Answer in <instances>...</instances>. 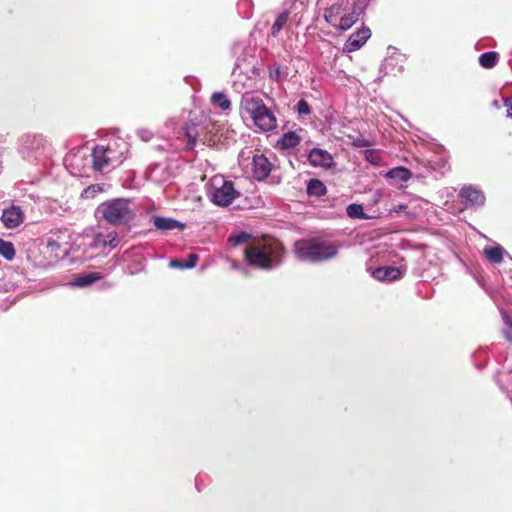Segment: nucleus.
I'll use <instances>...</instances> for the list:
<instances>
[{"instance_id": "nucleus-7", "label": "nucleus", "mask_w": 512, "mask_h": 512, "mask_svg": "<svg viewBox=\"0 0 512 512\" xmlns=\"http://www.w3.org/2000/svg\"><path fill=\"white\" fill-rule=\"evenodd\" d=\"M277 127V118L274 111L258 101V130L273 131Z\"/></svg>"}, {"instance_id": "nucleus-39", "label": "nucleus", "mask_w": 512, "mask_h": 512, "mask_svg": "<svg viewBox=\"0 0 512 512\" xmlns=\"http://www.w3.org/2000/svg\"><path fill=\"white\" fill-rule=\"evenodd\" d=\"M171 266L177 267V268H185V262H182L179 260H173V261H171Z\"/></svg>"}, {"instance_id": "nucleus-22", "label": "nucleus", "mask_w": 512, "mask_h": 512, "mask_svg": "<svg viewBox=\"0 0 512 512\" xmlns=\"http://www.w3.org/2000/svg\"><path fill=\"white\" fill-rule=\"evenodd\" d=\"M154 226L160 230H173L177 227H183L178 221L172 218L155 217Z\"/></svg>"}, {"instance_id": "nucleus-27", "label": "nucleus", "mask_w": 512, "mask_h": 512, "mask_svg": "<svg viewBox=\"0 0 512 512\" xmlns=\"http://www.w3.org/2000/svg\"><path fill=\"white\" fill-rule=\"evenodd\" d=\"M15 253V248L11 242L0 239L1 256H3L6 260L10 261L15 257Z\"/></svg>"}, {"instance_id": "nucleus-41", "label": "nucleus", "mask_w": 512, "mask_h": 512, "mask_svg": "<svg viewBox=\"0 0 512 512\" xmlns=\"http://www.w3.org/2000/svg\"><path fill=\"white\" fill-rule=\"evenodd\" d=\"M90 190H92L93 192H97V191H100V190H101V188H100L98 185H92V186H90V187L86 190V192H88V191H90Z\"/></svg>"}, {"instance_id": "nucleus-21", "label": "nucleus", "mask_w": 512, "mask_h": 512, "mask_svg": "<svg viewBox=\"0 0 512 512\" xmlns=\"http://www.w3.org/2000/svg\"><path fill=\"white\" fill-rule=\"evenodd\" d=\"M386 176L390 179L406 182L411 178V172L402 166L390 169Z\"/></svg>"}, {"instance_id": "nucleus-33", "label": "nucleus", "mask_w": 512, "mask_h": 512, "mask_svg": "<svg viewBox=\"0 0 512 512\" xmlns=\"http://www.w3.org/2000/svg\"><path fill=\"white\" fill-rule=\"evenodd\" d=\"M297 112L299 115H308L311 112L310 106L308 102L304 99H301L297 103Z\"/></svg>"}, {"instance_id": "nucleus-18", "label": "nucleus", "mask_w": 512, "mask_h": 512, "mask_svg": "<svg viewBox=\"0 0 512 512\" xmlns=\"http://www.w3.org/2000/svg\"><path fill=\"white\" fill-rule=\"evenodd\" d=\"M198 125L199 122L196 118H190L184 126L185 136L188 140L189 149H193L197 144L199 138Z\"/></svg>"}, {"instance_id": "nucleus-1", "label": "nucleus", "mask_w": 512, "mask_h": 512, "mask_svg": "<svg viewBox=\"0 0 512 512\" xmlns=\"http://www.w3.org/2000/svg\"><path fill=\"white\" fill-rule=\"evenodd\" d=\"M294 253L300 261L318 263L336 257L338 247L330 242L312 238L296 241Z\"/></svg>"}, {"instance_id": "nucleus-12", "label": "nucleus", "mask_w": 512, "mask_h": 512, "mask_svg": "<svg viewBox=\"0 0 512 512\" xmlns=\"http://www.w3.org/2000/svg\"><path fill=\"white\" fill-rule=\"evenodd\" d=\"M113 151L101 145H97L94 147L92 151V167L95 171H103L105 168L109 167L111 163V158L109 154Z\"/></svg>"}, {"instance_id": "nucleus-13", "label": "nucleus", "mask_w": 512, "mask_h": 512, "mask_svg": "<svg viewBox=\"0 0 512 512\" xmlns=\"http://www.w3.org/2000/svg\"><path fill=\"white\" fill-rule=\"evenodd\" d=\"M308 161L314 167L329 168L333 165L331 154L320 148H313L308 154Z\"/></svg>"}, {"instance_id": "nucleus-26", "label": "nucleus", "mask_w": 512, "mask_h": 512, "mask_svg": "<svg viewBox=\"0 0 512 512\" xmlns=\"http://www.w3.org/2000/svg\"><path fill=\"white\" fill-rule=\"evenodd\" d=\"M498 61V53L494 51H489L481 54L479 56V63L483 68H493Z\"/></svg>"}, {"instance_id": "nucleus-14", "label": "nucleus", "mask_w": 512, "mask_h": 512, "mask_svg": "<svg viewBox=\"0 0 512 512\" xmlns=\"http://www.w3.org/2000/svg\"><path fill=\"white\" fill-rule=\"evenodd\" d=\"M272 164L264 155H258V182L265 181L269 178V184H278L280 183V177L271 175Z\"/></svg>"}, {"instance_id": "nucleus-34", "label": "nucleus", "mask_w": 512, "mask_h": 512, "mask_svg": "<svg viewBox=\"0 0 512 512\" xmlns=\"http://www.w3.org/2000/svg\"><path fill=\"white\" fill-rule=\"evenodd\" d=\"M505 324L506 327L503 330V335L508 341L512 342V322L507 317L505 319Z\"/></svg>"}, {"instance_id": "nucleus-20", "label": "nucleus", "mask_w": 512, "mask_h": 512, "mask_svg": "<svg viewBox=\"0 0 512 512\" xmlns=\"http://www.w3.org/2000/svg\"><path fill=\"white\" fill-rule=\"evenodd\" d=\"M210 102L214 107L220 108L223 111L231 108V101L223 92H215L210 97Z\"/></svg>"}, {"instance_id": "nucleus-6", "label": "nucleus", "mask_w": 512, "mask_h": 512, "mask_svg": "<svg viewBox=\"0 0 512 512\" xmlns=\"http://www.w3.org/2000/svg\"><path fill=\"white\" fill-rule=\"evenodd\" d=\"M238 193L235 191L231 182L221 180V185L216 186L213 183V191L211 193V200L218 206H228L236 197Z\"/></svg>"}, {"instance_id": "nucleus-23", "label": "nucleus", "mask_w": 512, "mask_h": 512, "mask_svg": "<svg viewBox=\"0 0 512 512\" xmlns=\"http://www.w3.org/2000/svg\"><path fill=\"white\" fill-rule=\"evenodd\" d=\"M360 16H361V14H359L358 12H356L355 10L352 9L351 12L343 15L340 18L339 29L343 30V31L350 29L352 27V25L355 24L359 20Z\"/></svg>"}, {"instance_id": "nucleus-11", "label": "nucleus", "mask_w": 512, "mask_h": 512, "mask_svg": "<svg viewBox=\"0 0 512 512\" xmlns=\"http://www.w3.org/2000/svg\"><path fill=\"white\" fill-rule=\"evenodd\" d=\"M370 36V29L367 27H362L349 36L343 46V51L350 53L360 49L367 42Z\"/></svg>"}, {"instance_id": "nucleus-8", "label": "nucleus", "mask_w": 512, "mask_h": 512, "mask_svg": "<svg viewBox=\"0 0 512 512\" xmlns=\"http://www.w3.org/2000/svg\"><path fill=\"white\" fill-rule=\"evenodd\" d=\"M459 197L470 208H478L485 204L484 193L473 186H464L459 192Z\"/></svg>"}, {"instance_id": "nucleus-30", "label": "nucleus", "mask_w": 512, "mask_h": 512, "mask_svg": "<svg viewBox=\"0 0 512 512\" xmlns=\"http://www.w3.org/2000/svg\"><path fill=\"white\" fill-rule=\"evenodd\" d=\"M366 160L372 165L379 166L382 162L380 153L374 149H368L365 151Z\"/></svg>"}, {"instance_id": "nucleus-4", "label": "nucleus", "mask_w": 512, "mask_h": 512, "mask_svg": "<svg viewBox=\"0 0 512 512\" xmlns=\"http://www.w3.org/2000/svg\"><path fill=\"white\" fill-rule=\"evenodd\" d=\"M227 241L231 247L244 245L245 262L252 266L256 265V242L252 234L241 232L237 235H231Z\"/></svg>"}, {"instance_id": "nucleus-40", "label": "nucleus", "mask_w": 512, "mask_h": 512, "mask_svg": "<svg viewBox=\"0 0 512 512\" xmlns=\"http://www.w3.org/2000/svg\"><path fill=\"white\" fill-rule=\"evenodd\" d=\"M406 208H407V206H406V205H404V204H399V205L395 206L393 210H394L395 212L399 213V212H401V211H404Z\"/></svg>"}, {"instance_id": "nucleus-19", "label": "nucleus", "mask_w": 512, "mask_h": 512, "mask_svg": "<svg viewBox=\"0 0 512 512\" xmlns=\"http://www.w3.org/2000/svg\"><path fill=\"white\" fill-rule=\"evenodd\" d=\"M504 254L505 250L499 245L484 249L485 257L492 264H500L503 261Z\"/></svg>"}, {"instance_id": "nucleus-31", "label": "nucleus", "mask_w": 512, "mask_h": 512, "mask_svg": "<svg viewBox=\"0 0 512 512\" xmlns=\"http://www.w3.org/2000/svg\"><path fill=\"white\" fill-rule=\"evenodd\" d=\"M269 74L271 79L277 82H281L286 78V76L283 75L281 67L279 65L272 67L269 71Z\"/></svg>"}, {"instance_id": "nucleus-15", "label": "nucleus", "mask_w": 512, "mask_h": 512, "mask_svg": "<svg viewBox=\"0 0 512 512\" xmlns=\"http://www.w3.org/2000/svg\"><path fill=\"white\" fill-rule=\"evenodd\" d=\"M120 243L119 235L116 231H111L107 235H104L103 233H96L94 235L92 248H99V247H110L112 249L116 248Z\"/></svg>"}, {"instance_id": "nucleus-37", "label": "nucleus", "mask_w": 512, "mask_h": 512, "mask_svg": "<svg viewBox=\"0 0 512 512\" xmlns=\"http://www.w3.org/2000/svg\"><path fill=\"white\" fill-rule=\"evenodd\" d=\"M504 106L507 108L506 116L512 118V96L504 98Z\"/></svg>"}, {"instance_id": "nucleus-17", "label": "nucleus", "mask_w": 512, "mask_h": 512, "mask_svg": "<svg viewBox=\"0 0 512 512\" xmlns=\"http://www.w3.org/2000/svg\"><path fill=\"white\" fill-rule=\"evenodd\" d=\"M301 142V137L294 131L284 133L276 143V147L280 150H289L298 146Z\"/></svg>"}, {"instance_id": "nucleus-42", "label": "nucleus", "mask_w": 512, "mask_h": 512, "mask_svg": "<svg viewBox=\"0 0 512 512\" xmlns=\"http://www.w3.org/2000/svg\"><path fill=\"white\" fill-rule=\"evenodd\" d=\"M90 190H92L93 192H97V191H100V190H101V188H100L98 185H92V186H90V187L86 190V192H88V191H90Z\"/></svg>"}, {"instance_id": "nucleus-43", "label": "nucleus", "mask_w": 512, "mask_h": 512, "mask_svg": "<svg viewBox=\"0 0 512 512\" xmlns=\"http://www.w3.org/2000/svg\"><path fill=\"white\" fill-rule=\"evenodd\" d=\"M252 165L256 167V155L252 157Z\"/></svg>"}, {"instance_id": "nucleus-38", "label": "nucleus", "mask_w": 512, "mask_h": 512, "mask_svg": "<svg viewBox=\"0 0 512 512\" xmlns=\"http://www.w3.org/2000/svg\"><path fill=\"white\" fill-rule=\"evenodd\" d=\"M340 7L333 5L325 10V18L331 17L334 13H338Z\"/></svg>"}, {"instance_id": "nucleus-10", "label": "nucleus", "mask_w": 512, "mask_h": 512, "mask_svg": "<svg viewBox=\"0 0 512 512\" xmlns=\"http://www.w3.org/2000/svg\"><path fill=\"white\" fill-rule=\"evenodd\" d=\"M25 219L24 212L19 206L12 205L3 210L1 221L7 229H14L20 226Z\"/></svg>"}, {"instance_id": "nucleus-28", "label": "nucleus", "mask_w": 512, "mask_h": 512, "mask_svg": "<svg viewBox=\"0 0 512 512\" xmlns=\"http://www.w3.org/2000/svg\"><path fill=\"white\" fill-rule=\"evenodd\" d=\"M346 212L350 218L368 219V216L364 214L363 206L361 204L353 203L348 205Z\"/></svg>"}, {"instance_id": "nucleus-44", "label": "nucleus", "mask_w": 512, "mask_h": 512, "mask_svg": "<svg viewBox=\"0 0 512 512\" xmlns=\"http://www.w3.org/2000/svg\"><path fill=\"white\" fill-rule=\"evenodd\" d=\"M233 268L234 269L238 268V265L235 262H233Z\"/></svg>"}, {"instance_id": "nucleus-25", "label": "nucleus", "mask_w": 512, "mask_h": 512, "mask_svg": "<svg viewBox=\"0 0 512 512\" xmlns=\"http://www.w3.org/2000/svg\"><path fill=\"white\" fill-rule=\"evenodd\" d=\"M307 193L312 196H323L326 194V186L318 179H311L307 184Z\"/></svg>"}, {"instance_id": "nucleus-9", "label": "nucleus", "mask_w": 512, "mask_h": 512, "mask_svg": "<svg viewBox=\"0 0 512 512\" xmlns=\"http://www.w3.org/2000/svg\"><path fill=\"white\" fill-rule=\"evenodd\" d=\"M240 113L245 122L256 126V96L253 92L244 93Z\"/></svg>"}, {"instance_id": "nucleus-32", "label": "nucleus", "mask_w": 512, "mask_h": 512, "mask_svg": "<svg viewBox=\"0 0 512 512\" xmlns=\"http://www.w3.org/2000/svg\"><path fill=\"white\" fill-rule=\"evenodd\" d=\"M369 2L370 0H353L352 9L362 15L366 10Z\"/></svg>"}, {"instance_id": "nucleus-29", "label": "nucleus", "mask_w": 512, "mask_h": 512, "mask_svg": "<svg viewBox=\"0 0 512 512\" xmlns=\"http://www.w3.org/2000/svg\"><path fill=\"white\" fill-rule=\"evenodd\" d=\"M102 278L100 273H89L78 278V284L81 286L90 285Z\"/></svg>"}, {"instance_id": "nucleus-16", "label": "nucleus", "mask_w": 512, "mask_h": 512, "mask_svg": "<svg viewBox=\"0 0 512 512\" xmlns=\"http://www.w3.org/2000/svg\"><path fill=\"white\" fill-rule=\"evenodd\" d=\"M373 277L379 281L391 282L400 279L402 271L398 267L394 266H383L376 268L373 273Z\"/></svg>"}, {"instance_id": "nucleus-2", "label": "nucleus", "mask_w": 512, "mask_h": 512, "mask_svg": "<svg viewBox=\"0 0 512 512\" xmlns=\"http://www.w3.org/2000/svg\"><path fill=\"white\" fill-rule=\"evenodd\" d=\"M282 243L269 235L258 237V269L272 270L283 263Z\"/></svg>"}, {"instance_id": "nucleus-36", "label": "nucleus", "mask_w": 512, "mask_h": 512, "mask_svg": "<svg viewBox=\"0 0 512 512\" xmlns=\"http://www.w3.org/2000/svg\"><path fill=\"white\" fill-rule=\"evenodd\" d=\"M47 247L51 249V251H57L61 248V244L57 239L50 237L47 239Z\"/></svg>"}, {"instance_id": "nucleus-5", "label": "nucleus", "mask_w": 512, "mask_h": 512, "mask_svg": "<svg viewBox=\"0 0 512 512\" xmlns=\"http://www.w3.org/2000/svg\"><path fill=\"white\" fill-rule=\"evenodd\" d=\"M389 54L380 66V73L383 75H397L403 72L405 55L396 48H388Z\"/></svg>"}, {"instance_id": "nucleus-24", "label": "nucleus", "mask_w": 512, "mask_h": 512, "mask_svg": "<svg viewBox=\"0 0 512 512\" xmlns=\"http://www.w3.org/2000/svg\"><path fill=\"white\" fill-rule=\"evenodd\" d=\"M289 14H290L289 9H285L277 16V18L271 28V35L273 37H276L280 33V31L282 30L284 25L287 23Z\"/></svg>"}, {"instance_id": "nucleus-35", "label": "nucleus", "mask_w": 512, "mask_h": 512, "mask_svg": "<svg viewBox=\"0 0 512 512\" xmlns=\"http://www.w3.org/2000/svg\"><path fill=\"white\" fill-rule=\"evenodd\" d=\"M198 259H199V257L197 254H194V253L189 254L187 261L185 262V268L195 267L198 262Z\"/></svg>"}, {"instance_id": "nucleus-3", "label": "nucleus", "mask_w": 512, "mask_h": 512, "mask_svg": "<svg viewBox=\"0 0 512 512\" xmlns=\"http://www.w3.org/2000/svg\"><path fill=\"white\" fill-rule=\"evenodd\" d=\"M98 212L101 218L113 226L125 225L132 221L136 213L127 199L116 198L102 203Z\"/></svg>"}]
</instances>
